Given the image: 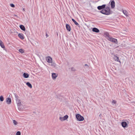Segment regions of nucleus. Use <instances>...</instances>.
<instances>
[{"mask_svg":"<svg viewBox=\"0 0 135 135\" xmlns=\"http://www.w3.org/2000/svg\"><path fill=\"white\" fill-rule=\"evenodd\" d=\"M104 35L106 38L109 41L112 42H117V39L113 38L109 35V33L107 32H105Z\"/></svg>","mask_w":135,"mask_h":135,"instance_id":"1","label":"nucleus"},{"mask_svg":"<svg viewBox=\"0 0 135 135\" xmlns=\"http://www.w3.org/2000/svg\"><path fill=\"white\" fill-rule=\"evenodd\" d=\"M15 95L16 102L17 104L18 108L20 110H21L24 108L23 105L21 103V100L19 99L18 96L16 95Z\"/></svg>","mask_w":135,"mask_h":135,"instance_id":"2","label":"nucleus"},{"mask_svg":"<svg viewBox=\"0 0 135 135\" xmlns=\"http://www.w3.org/2000/svg\"><path fill=\"white\" fill-rule=\"evenodd\" d=\"M76 116L77 120L78 121H82L84 120L83 117L79 114H76Z\"/></svg>","mask_w":135,"mask_h":135,"instance_id":"3","label":"nucleus"},{"mask_svg":"<svg viewBox=\"0 0 135 135\" xmlns=\"http://www.w3.org/2000/svg\"><path fill=\"white\" fill-rule=\"evenodd\" d=\"M99 12L104 15H108V10L105 8L100 11Z\"/></svg>","mask_w":135,"mask_h":135,"instance_id":"4","label":"nucleus"},{"mask_svg":"<svg viewBox=\"0 0 135 135\" xmlns=\"http://www.w3.org/2000/svg\"><path fill=\"white\" fill-rule=\"evenodd\" d=\"M106 5L105 4H104L102 6H98L97 7V9L99 10H103L105 8Z\"/></svg>","mask_w":135,"mask_h":135,"instance_id":"5","label":"nucleus"},{"mask_svg":"<svg viewBox=\"0 0 135 135\" xmlns=\"http://www.w3.org/2000/svg\"><path fill=\"white\" fill-rule=\"evenodd\" d=\"M110 2V6L112 8H114L115 6V3L114 0H113L109 2V3Z\"/></svg>","mask_w":135,"mask_h":135,"instance_id":"6","label":"nucleus"},{"mask_svg":"<svg viewBox=\"0 0 135 135\" xmlns=\"http://www.w3.org/2000/svg\"><path fill=\"white\" fill-rule=\"evenodd\" d=\"M46 60L49 63H52V58L50 56L46 57Z\"/></svg>","mask_w":135,"mask_h":135,"instance_id":"7","label":"nucleus"},{"mask_svg":"<svg viewBox=\"0 0 135 135\" xmlns=\"http://www.w3.org/2000/svg\"><path fill=\"white\" fill-rule=\"evenodd\" d=\"M112 54L113 55V59L115 61H118L119 62H120V61L118 60L119 58L118 57V56H117L114 54Z\"/></svg>","mask_w":135,"mask_h":135,"instance_id":"8","label":"nucleus"},{"mask_svg":"<svg viewBox=\"0 0 135 135\" xmlns=\"http://www.w3.org/2000/svg\"><path fill=\"white\" fill-rule=\"evenodd\" d=\"M57 76L58 74L56 73H52V78L54 80L55 79Z\"/></svg>","mask_w":135,"mask_h":135,"instance_id":"9","label":"nucleus"},{"mask_svg":"<svg viewBox=\"0 0 135 135\" xmlns=\"http://www.w3.org/2000/svg\"><path fill=\"white\" fill-rule=\"evenodd\" d=\"M66 29L68 32H70L71 31V27L70 25L68 24L66 25Z\"/></svg>","mask_w":135,"mask_h":135,"instance_id":"10","label":"nucleus"},{"mask_svg":"<svg viewBox=\"0 0 135 135\" xmlns=\"http://www.w3.org/2000/svg\"><path fill=\"white\" fill-rule=\"evenodd\" d=\"M6 102L8 104H11V98L9 97L7 98L6 99Z\"/></svg>","mask_w":135,"mask_h":135,"instance_id":"11","label":"nucleus"},{"mask_svg":"<svg viewBox=\"0 0 135 135\" xmlns=\"http://www.w3.org/2000/svg\"><path fill=\"white\" fill-rule=\"evenodd\" d=\"M92 31H93L96 33H99L100 31L99 30L98 28L95 27L93 28Z\"/></svg>","mask_w":135,"mask_h":135,"instance_id":"12","label":"nucleus"},{"mask_svg":"<svg viewBox=\"0 0 135 135\" xmlns=\"http://www.w3.org/2000/svg\"><path fill=\"white\" fill-rule=\"evenodd\" d=\"M71 20H72V21L74 23V24L76 25L77 26H78V27L79 28H80V26L79 25L78 22H77L75 21V20L73 18H72Z\"/></svg>","mask_w":135,"mask_h":135,"instance_id":"13","label":"nucleus"},{"mask_svg":"<svg viewBox=\"0 0 135 135\" xmlns=\"http://www.w3.org/2000/svg\"><path fill=\"white\" fill-rule=\"evenodd\" d=\"M20 27V29L24 31H25L26 29L25 27L23 25H20L19 26Z\"/></svg>","mask_w":135,"mask_h":135,"instance_id":"14","label":"nucleus"},{"mask_svg":"<svg viewBox=\"0 0 135 135\" xmlns=\"http://www.w3.org/2000/svg\"><path fill=\"white\" fill-rule=\"evenodd\" d=\"M18 36L19 38L22 39H23L24 38L23 35L22 33H19L18 34Z\"/></svg>","mask_w":135,"mask_h":135,"instance_id":"15","label":"nucleus"},{"mask_svg":"<svg viewBox=\"0 0 135 135\" xmlns=\"http://www.w3.org/2000/svg\"><path fill=\"white\" fill-rule=\"evenodd\" d=\"M121 124L123 127L125 128L127 127V124L126 122H124L122 123Z\"/></svg>","mask_w":135,"mask_h":135,"instance_id":"16","label":"nucleus"},{"mask_svg":"<svg viewBox=\"0 0 135 135\" xmlns=\"http://www.w3.org/2000/svg\"><path fill=\"white\" fill-rule=\"evenodd\" d=\"M23 76L25 78H27L29 77V75L28 74L24 73L23 74Z\"/></svg>","mask_w":135,"mask_h":135,"instance_id":"17","label":"nucleus"},{"mask_svg":"<svg viewBox=\"0 0 135 135\" xmlns=\"http://www.w3.org/2000/svg\"><path fill=\"white\" fill-rule=\"evenodd\" d=\"M112 45L113 47H117L118 46L117 43H113Z\"/></svg>","mask_w":135,"mask_h":135,"instance_id":"18","label":"nucleus"},{"mask_svg":"<svg viewBox=\"0 0 135 135\" xmlns=\"http://www.w3.org/2000/svg\"><path fill=\"white\" fill-rule=\"evenodd\" d=\"M26 85L30 88H31L32 87L31 84L29 82H27L26 83Z\"/></svg>","mask_w":135,"mask_h":135,"instance_id":"19","label":"nucleus"},{"mask_svg":"<svg viewBox=\"0 0 135 135\" xmlns=\"http://www.w3.org/2000/svg\"><path fill=\"white\" fill-rule=\"evenodd\" d=\"M13 122L14 125L15 126L17 125L18 124V122L15 120H13Z\"/></svg>","mask_w":135,"mask_h":135,"instance_id":"20","label":"nucleus"},{"mask_svg":"<svg viewBox=\"0 0 135 135\" xmlns=\"http://www.w3.org/2000/svg\"><path fill=\"white\" fill-rule=\"evenodd\" d=\"M51 65L53 67H54V68H55L56 67V64L54 63V62H53V63H52H52H51Z\"/></svg>","mask_w":135,"mask_h":135,"instance_id":"21","label":"nucleus"},{"mask_svg":"<svg viewBox=\"0 0 135 135\" xmlns=\"http://www.w3.org/2000/svg\"><path fill=\"white\" fill-rule=\"evenodd\" d=\"M63 119L64 121L66 120L68 118V116L67 115H66L64 116L63 117Z\"/></svg>","mask_w":135,"mask_h":135,"instance_id":"22","label":"nucleus"},{"mask_svg":"<svg viewBox=\"0 0 135 135\" xmlns=\"http://www.w3.org/2000/svg\"><path fill=\"white\" fill-rule=\"evenodd\" d=\"M123 13L126 16H127V12L126 10H124L123 11Z\"/></svg>","mask_w":135,"mask_h":135,"instance_id":"23","label":"nucleus"},{"mask_svg":"<svg viewBox=\"0 0 135 135\" xmlns=\"http://www.w3.org/2000/svg\"><path fill=\"white\" fill-rule=\"evenodd\" d=\"M0 45L2 48H4L5 46L3 44V43H0Z\"/></svg>","mask_w":135,"mask_h":135,"instance_id":"24","label":"nucleus"},{"mask_svg":"<svg viewBox=\"0 0 135 135\" xmlns=\"http://www.w3.org/2000/svg\"><path fill=\"white\" fill-rule=\"evenodd\" d=\"M0 100L1 101H3L4 100V98L3 97L1 96L0 97Z\"/></svg>","mask_w":135,"mask_h":135,"instance_id":"25","label":"nucleus"},{"mask_svg":"<svg viewBox=\"0 0 135 135\" xmlns=\"http://www.w3.org/2000/svg\"><path fill=\"white\" fill-rule=\"evenodd\" d=\"M59 119L61 121H64L63 117H60L59 118Z\"/></svg>","mask_w":135,"mask_h":135,"instance_id":"26","label":"nucleus"},{"mask_svg":"<svg viewBox=\"0 0 135 135\" xmlns=\"http://www.w3.org/2000/svg\"><path fill=\"white\" fill-rule=\"evenodd\" d=\"M108 15H110L112 13L111 12V11L110 9L108 10Z\"/></svg>","mask_w":135,"mask_h":135,"instance_id":"27","label":"nucleus"},{"mask_svg":"<svg viewBox=\"0 0 135 135\" xmlns=\"http://www.w3.org/2000/svg\"><path fill=\"white\" fill-rule=\"evenodd\" d=\"M10 5L12 7H15V5L13 3L10 4Z\"/></svg>","mask_w":135,"mask_h":135,"instance_id":"28","label":"nucleus"},{"mask_svg":"<svg viewBox=\"0 0 135 135\" xmlns=\"http://www.w3.org/2000/svg\"><path fill=\"white\" fill-rule=\"evenodd\" d=\"M19 51L20 52H21L22 53H23L24 52V51L22 49H20L19 50Z\"/></svg>","mask_w":135,"mask_h":135,"instance_id":"29","label":"nucleus"},{"mask_svg":"<svg viewBox=\"0 0 135 135\" xmlns=\"http://www.w3.org/2000/svg\"><path fill=\"white\" fill-rule=\"evenodd\" d=\"M16 135H21V133L20 131H18L17 132Z\"/></svg>","mask_w":135,"mask_h":135,"instance_id":"30","label":"nucleus"},{"mask_svg":"<svg viewBox=\"0 0 135 135\" xmlns=\"http://www.w3.org/2000/svg\"><path fill=\"white\" fill-rule=\"evenodd\" d=\"M116 103V101L115 100H113L112 101V103L113 104H115Z\"/></svg>","mask_w":135,"mask_h":135,"instance_id":"31","label":"nucleus"},{"mask_svg":"<svg viewBox=\"0 0 135 135\" xmlns=\"http://www.w3.org/2000/svg\"><path fill=\"white\" fill-rule=\"evenodd\" d=\"M71 70L73 71H75V68L73 67L71 68Z\"/></svg>","mask_w":135,"mask_h":135,"instance_id":"32","label":"nucleus"},{"mask_svg":"<svg viewBox=\"0 0 135 135\" xmlns=\"http://www.w3.org/2000/svg\"><path fill=\"white\" fill-rule=\"evenodd\" d=\"M105 9H107V10H108L110 9L109 8L108 6H107V7L105 6Z\"/></svg>","mask_w":135,"mask_h":135,"instance_id":"33","label":"nucleus"},{"mask_svg":"<svg viewBox=\"0 0 135 135\" xmlns=\"http://www.w3.org/2000/svg\"><path fill=\"white\" fill-rule=\"evenodd\" d=\"M59 32L58 31H56V34L57 35V36L58 37V34H59Z\"/></svg>","mask_w":135,"mask_h":135,"instance_id":"34","label":"nucleus"},{"mask_svg":"<svg viewBox=\"0 0 135 135\" xmlns=\"http://www.w3.org/2000/svg\"><path fill=\"white\" fill-rule=\"evenodd\" d=\"M45 35L46 37H48V35L47 34V33H46Z\"/></svg>","mask_w":135,"mask_h":135,"instance_id":"35","label":"nucleus"},{"mask_svg":"<svg viewBox=\"0 0 135 135\" xmlns=\"http://www.w3.org/2000/svg\"><path fill=\"white\" fill-rule=\"evenodd\" d=\"M14 16L15 17H18V16L16 15V14L14 15Z\"/></svg>","mask_w":135,"mask_h":135,"instance_id":"36","label":"nucleus"},{"mask_svg":"<svg viewBox=\"0 0 135 135\" xmlns=\"http://www.w3.org/2000/svg\"><path fill=\"white\" fill-rule=\"evenodd\" d=\"M85 66H86V65H87V64H85Z\"/></svg>","mask_w":135,"mask_h":135,"instance_id":"37","label":"nucleus"},{"mask_svg":"<svg viewBox=\"0 0 135 135\" xmlns=\"http://www.w3.org/2000/svg\"><path fill=\"white\" fill-rule=\"evenodd\" d=\"M23 10H24V8H23Z\"/></svg>","mask_w":135,"mask_h":135,"instance_id":"38","label":"nucleus"}]
</instances>
